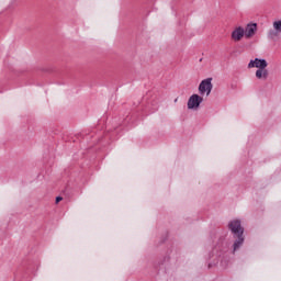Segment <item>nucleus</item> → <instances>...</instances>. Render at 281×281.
Listing matches in <instances>:
<instances>
[{
	"label": "nucleus",
	"instance_id": "nucleus-1",
	"mask_svg": "<svg viewBox=\"0 0 281 281\" xmlns=\"http://www.w3.org/2000/svg\"><path fill=\"white\" fill-rule=\"evenodd\" d=\"M228 229L233 234V238H235L233 254H236L245 244V228L240 220H233L228 223Z\"/></svg>",
	"mask_w": 281,
	"mask_h": 281
},
{
	"label": "nucleus",
	"instance_id": "nucleus-2",
	"mask_svg": "<svg viewBox=\"0 0 281 281\" xmlns=\"http://www.w3.org/2000/svg\"><path fill=\"white\" fill-rule=\"evenodd\" d=\"M213 87L214 86L212 85V78H206L202 80L198 88L200 95H210V93H212Z\"/></svg>",
	"mask_w": 281,
	"mask_h": 281
},
{
	"label": "nucleus",
	"instance_id": "nucleus-3",
	"mask_svg": "<svg viewBox=\"0 0 281 281\" xmlns=\"http://www.w3.org/2000/svg\"><path fill=\"white\" fill-rule=\"evenodd\" d=\"M273 30L268 32V38L270 41H278L281 36V20H277L272 23Z\"/></svg>",
	"mask_w": 281,
	"mask_h": 281
},
{
	"label": "nucleus",
	"instance_id": "nucleus-4",
	"mask_svg": "<svg viewBox=\"0 0 281 281\" xmlns=\"http://www.w3.org/2000/svg\"><path fill=\"white\" fill-rule=\"evenodd\" d=\"M202 103H203V97L199 94H192L188 100L187 106L190 110H194V109H199Z\"/></svg>",
	"mask_w": 281,
	"mask_h": 281
},
{
	"label": "nucleus",
	"instance_id": "nucleus-5",
	"mask_svg": "<svg viewBox=\"0 0 281 281\" xmlns=\"http://www.w3.org/2000/svg\"><path fill=\"white\" fill-rule=\"evenodd\" d=\"M244 36H245V27L243 26L235 27L231 34V38L235 43L243 41Z\"/></svg>",
	"mask_w": 281,
	"mask_h": 281
},
{
	"label": "nucleus",
	"instance_id": "nucleus-6",
	"mask_svg": "<svg viewBox=\"0 0 281 281\" xmlns=\"http://www.w3.org/2000/svg\"><path fill=\"white\" fill-rule=\"evenodd\" d=\"M267 59L255 58V60H250L248 64V69H252L256 67L257 69H267Z\"/></svg>",
	"mask_w": 281,
	"mask_h": 281
},
{
	"label": "nucleus",
	"instance_id": "nucleus-7",
	"mask_svg": "<svg viewBox=\"0 0 281 281\" xmlns=\"http://www.w3.org/2000/svg\"><path fill=\"white\" fill-rule=\"evenodd\" d=\"M246 38H251V36L256 35V32H258V24L250 23L247 24L246 29H244Z\"/></svg>",
	"mask_w": 281,
	"mask_h": 281
},
{
	"label": "nucleus",
	"instance_id": "nucleus-8",
	"mask_svg": "<svg viewBox=\"0 0 281 281\" xmlns=\"http://www.w3.org/2000/svg\"><path fill=\"white\" fill-rule=\"evenodd\" d=\"M256 78H258V80H267V78H269V71L266 70V68L258 69L256 71Z\"/></svg>",
	"mask_w": 281,
	"mask_h": 281
},
{
	"label": "nucleus",
	"instance_id": "nucleus-9",
	"mask_svg": "<svg viewBox=\"0 0 281 281\" xmlns=\"http://www.w3.org/2000/svg\"><path fill=\"white\" fill-rule=\"evenodd\" d=\"M60 201H63V196H57L56 198V203H60Z\"/></svg>",
	"mask_w": 281,
	"mask_h": 281
},
{
	"label": "nucleus",
	"instance_id": "nucleus-10",
	"mask_svg": "<svg viewBox=\"0 0 281 281\" xmlns=\"http://www.w3.org/2000/svg\"><path fill=\"white\" fill-rule=\"evenodd\" d=\"M175 102H178V99H175Z\"/></svg>",
	"mask_w": 281,
	"mask_h": 281
}]
</instances>
